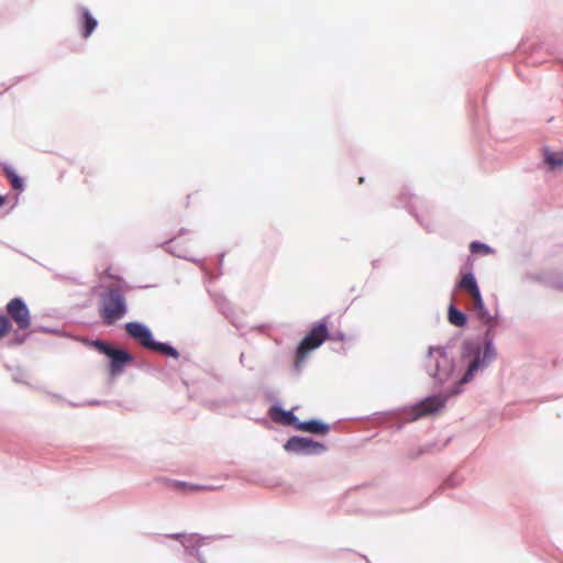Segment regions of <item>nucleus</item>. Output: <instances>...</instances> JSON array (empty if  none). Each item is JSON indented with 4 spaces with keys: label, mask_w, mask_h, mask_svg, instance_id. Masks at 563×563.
I'll list each match as a JSON object with an SVG mask.
<instances>
[{
    "label": "nucleus",
    "mask_w": 563,
    "mask_h": 563,
    "mask_svg": "<svg viewBox=\"0 0 563 563\" xmlns=\"http://www.w3.org/2000/svg\"><path fill=\"white\" fill-rule=\"evenodd\" d=\"M543 275H544V274H541V275H539V276H536V277H534V279L540 280V279H539V277H541V276H543ZM528 277H531V274H528ZM532 278H533V276H532Z\"/></svg>",
    "instance_id": "nucleus-21"
},
{
    "label": "nucleus",
    "mask_w": 563,
    "mask_h": 563,
    "mask_svg": "<svg viewBox=\"0 0 563 563\" xmlns=\"http://www.w3.org/2000/svg\"><path fill=\"white\" fill-rule=\"evenodd\" d=\"M92 346L110 360L109 372L112 376L121 374L124 367L133 361L129 352L115 349L103 341H93Z\"/></svg>",
    "instance_id": "nucleus-5"
},
{
    "label": "nucleus",
    "mask_w": 563,
    "mask_h": 563,
    "mask_svg": "<svg viewBox=\"0 0 563 563\" xmlns=\"http://www.w3.org/2000/svg\"><path fill=\"white\" fill-rule=\"evenodd\" d=\"M544 162L551 168H558L563 166V152H552L550 150L544 151Z\"/></svg>",
    "instance_id": "nucleus-14"
},
{
    "label": "nucleus",
    "mask_w": 563,
    "mask_h": 563,
    "mask_svg": "<svg viewBox=\"0 0 563 563\" xmlns=\"http://www.w3.org/2000/svg\"><path fill=\"white\" fill-rule=\"evenodd\" d=\"M489 346L485 349L476 341L466 342L463 346L461 361L466 366V373L461 379L462 384L468 383L475 374L487 365Z\"/></svg>",
    "instance_id": "nucleus-2"
},
{
    "label": "nucleus",
    "mask_w": 563,
    "mask_h": 563,
    "mask_svg": "<svg viewBox=\"0 0 563 563\" xmlns=\"http://www.w3.org/2000/svg\"><path fill=\"white\" fill-rule=\"evenodd\" d=\"M445 400L446 398H442L440 396H432L423 399L412 408L413 419H418L440 410L444 406Z\"/></svg>",
    "instance_id": "nucleus-7"
},
{
    "label": "nucleus",
    "mask_w": 563,
    "mask_h": 563,
    "mask_svg": "<svg viewBox=\"0 0 563 563\" xmlns=\"http://www.w3.org/2000/svg\"><path fill=\"white\" fill-rule=\"evenodd\" d=\"M7 313L14 321L18 330L25 331L30 328V311L21 298H13L7 303Z\"/></svg>",
    "instance_id": "nucleus-6"
},
{
    "label": "nucleus",
    "mask_w": 563,
    "mask_h": 563,
    "mask_svg": "<svg viewBox=\"0 0 563 563\" xmlns=\"http://www.w3.org/2000/svg\"><path fill=\"white\" fill-rule=\"evenodd\" d=\"M297 430L314 434H325L329 431V426L318 420H309L306 422H299L297 424Z\"/></svg>",
    "instance_id": "nucleus-11"
},
{
    "label": "nucleus",
    "mask_w": 563,
    "mask_h": 563,
    "mask_svg": "<svg viewBox=\"0 0 563 563\" xmlns=\"http://www.w3.org/2000/svg\"><path fill=\"white\" fill-rule=\"evenodd\" d=\"M126 312L123 291L119 287H110L101 296L99 313L104 324L111 325Z\"/></svg>",
    "instance_id": "nucleus-1"
},
{
    "label": "nucleus",
    "mask_w": 563,
    "mask_h": 563,
    "mask_svg": "<svg viewBox=\"0 0 563 563\" xmlns=\"http://www.w3.org/2000/svg\"><path fill=\"white\" fill-rule=\"evenodd\" d=\"M329 336L328 328L324 323H318L301 340L296 351L295 367L299 369L310 352L318 349Z\"/></svg>",
    "instance_id": "nucleus-4"
},
{
    "label": "nucleus",
    "mask_w": 563,
    "mask_h": 563,
    "mask_svg": "<svg viewBox=\"0 0 563 563\" xmlns=\"http://www.w3.org/2000/svg\"><path fill=\"white\" fill-rule=\"evenodd\" d=\"M81 19H82V30L81 35L82 37L87 38L91 35L93 30L97 27L98 22L97 20L90 14V12L86 9L81 12Z\"/></svg>",
    "instance_id": "nucleus-12"
},
{
    "label": "nucleus",
    "mask_w": 563,
    "mask_h": 563,
    "mask_svg": "<svg viewBox=\"0 0 563 563\" xmlns=\"http://www.w3.org/2000/svg\"><path fill=\"white\" fill-rule=\"evenodd\" d=\"M460 288L468 292L473 300L474 308L478 311L481 316H483V300L476 284V280L472 274H465L463 275L460 284Z\"/></svg>",
    "instance_id": "nucleus-8"
},
{
    "label": "nucleus",
    "mask_w": 563,
    "mask_h": 563,
    "mask_svg": "<svg viewBox=\"0 0 563 563\" xmlns=\"http://www.w3.org/2000/svg\"><path fill=\"white\" fill-rule=\"evenodd\" d=\"M319 449L322 450L323 446L317 442H313L311 440L305 439V438H298L294 437L290 440H288L286 444L287 450H291L295 452H306L310 451V449Z\"/></svg>",
    "instance_id": "nucleus-9"
},
{
    "label": "nucleus",
    "mask_w": 563,
    "mask_h": 563,
    "mask_svg": "<svg viewBox=\"0 0 563 563\" xmlns=\"http://www.w3.org/2000/svg\"><path fill=\"white\" fill-rule=\"evenodd\" d=\"M271 417L275 422L282 423L284 426H292L296 429L297 424L299 423L298 419L291 411H285L280 408H272Z\"/></svg>",
    "instance_id": "nucleus-10"
},
{
    "label": "nucleus",
    "mask_w": 563,
    "mask_h": 563,
    "mask_svg": "<svg viewBox=\"0 0 563 563\" xmlns=\"http://www.w3.org/2000/svg\"><path fill=\"white\" fill-rule=\"evenodd\" d=\"M125 330L128 334L136 340L142 346L170 356L173 358L179 357L178 351L173 346L165 343L155 342L153 340L152 332L144 324L140 322H129L125 324Z\"/></svg>",
    "instance_id": "nucleus-3"
},
{
    "label": "nucleus",
    "mask_w": 563,
    "mask_h": 563,
    "mask_svg": "<svg viewBox=\"0 0 563 563\" xmlns=\"http://www.w3.org/2000/svg\"><path fill=\"white\" fill-rule=\"evenodd\" d=\"M448 319L451 324L455 327H464L466 324V317L465 314L457 310L454 306H450Z\"/></svg>",
    "instance_id": "nucleus-15"
},
{
    "label": "nucleus",
    "mask_w": 563,
    "mask_h": 563,
    "mask_svg": "<svg viewBox=\"0 0 563 563\" xmlns=\"http://www.w3.org/2000/svg\"><path fill=\"white\" fill-rule=\"evenodd\" d=\"M12 332V322L5 316H0V340Z\"/></svg>",
    "instance_id": "nucleus-18"
},
{
    "label": "nucleus",
    "mask_w": 563,
    "mask_h": 563,
    "mask_svg": "<svg viewBox=\"0 0 563 563\" xmlns=\"http://www.w3.org/2000/svg\"><path fill=\"white\" fill-rule=\"evenodd\" d=\"M174 539H179L180 538V534H175L173 536Z\"/></svg>",
    "instance_id": "nucleus-22"
},
{
    "label": "nucleus",
    "mask_w": 563,
    "mask_h": 563,
    "mask_svg": "<svg viewBox=\"0 0 563 563\" xmlns=\"http://www.w3.org/2000/svg\"><path fill=\"white\" fill-rule=\"evenodd\" d=\"M172 487L175 489L184 490V492H197V490L211 489V487H208V486L191 485L186 482H173Z\"/></svg>",
    "instance_id": "nucleus-17"
},
{
    "label": "nucleus",
    "mask_w": 563,
    "mask_h": 563,
    "mask_svg": "<svg viewBox=\"0 0 563 563\" xmlns=\"http://www.w3.org/2000/svg\"><path fill=\"white\" fill-rule=\"evenodd\" d=\"M3 173L15 190H22L24 185L22 178L9 166L3 167Z\"/></svg>",
    "instance_id": "nucleus-16"
},
{
    "label": "nucleus",
    "mask_w": 563,
    "mask_h": 563,
    "mask_svg": "<svg viewBox=\"0 0 563 563\" xmlns=\"http://www.w3.org/2000/svg\"><path fill=\"white\" fill-rule=\"evenodd\" d=\"M4 202H5V198H4L3 196H0V207H1L2 205H4Z\"/></svg>",
    "instance_id": "nucleus-20"
},
{
    "label": "nucleus",
    "mask_w": 563,
    "mask_h": 563,
    "mask_svg": "<svg viewBox=\"0 0 563 563\" xmlns=\"http://www.w3.org/2000/svg\"><path fill=\"white\" fill-rule=\"evenodd\" d=\"M471 252L473 254L482 253L484 255L490 254V247L486 244L479 243V242H472L470 245Z\"/></svg>",
    "instance_id": "nucleus-19"
},
{
    "label": "nucleus",
    "mask_w": 563,
    "mask_h": 563,
    "mask_svg": "<svg viewBox=\"0 0 563 563\" xmlns=\"http://www.w3.org/2000/svg\"><path fill=\"white\" fill-rule=\"evenodd\" d=\"M539 279L545 286L563 291V276L556 273H545V275L539 277Z\"/></svg>",
    "instance_id": "nucleus-13"
}]
</instances>
